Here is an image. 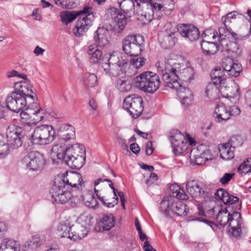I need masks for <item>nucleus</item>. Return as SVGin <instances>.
I'll list each match as a JSON object with an SVG mask.
<instances>
[{"instance_id":"obj_1","label":"nucleus","mask_w":251,"mask_h":251,"mask_svg":"<svg viewBox=\"0 0 251 251\" xmlns=\"http://www.w3.org/2000/svg\"><path fill=\"white\" fill-rule=\"evenodd\" d=\"M156 66L158 71L161 72L166 86L177 90L181 98L182 104L189 105L192 100V94L188 88L182 86L178 80L190 82L194 79L195 72L193 68L177 63L171 58L166 59L164 64L157 62Z\"/></svg>"},{"instance_id":"obj_2","label":"nucleus","mask_w":251,"mask_h":251,"mask_svg":"<svg viewBox=\"0 0 251 251\" xmlns=\"http://www.w3.org/2000/svg\"><path fill=\"white\" fill-rule=\"evenodd\" d=\"M91 10L90 7H86L83 10H79L76 13L69 11L64 12L61 15V22L67 25L74 21L77 16L81 15L76 22L75 29H74V33L76 36H81L92 25V20L94 16Z\"/></svg>"},{"instance_id":"obj_3","label":"nucleus","mask_w":251,"mask_h":251,"mask_svg":"<svg viewBox=\"0 0 251 251\" xmlns=\"http://www.w3.org/2000/svg\"><path fill=\"white\" fill-rule=\"evenodd\" d=\"M215 220L219 225L224 227L228 224V226L232 230L233 236L238 237L240 236L241 232L242 220L241 214L238 212H233L231 214L227 208L221 209L218 210Z\"/></svg>"},{"instance_id":"obj_4","label":"nucleus","mask_w":251,"mask_h":251,"mask_svg":"<svg viewBox=\"0 0 251 251\" xmlns=\"http://www.w3.org/2000/svg\"><path fill=\"white\" fill-rule=\"evenodd\" d=\"M124 54L113 52L109 54L107 62L103 63L102 67L104 72L110 76L117 77L125 72L128 60Z\"/></svg>"},{"instance_id":"obj_5","label":"nucleus","mask_w":251,"mask_h":251,"mask_svg":"<svg viewBox=\"0 0 251 251\" xmlns=\"http://www.w3.org/2000/svg\"><path fill=\"white\" fill-rule=\"evenodd\" d=\"M64 162L71 169L79 170L85 162V150L79 144L68 146Z\"/></svg>"},{"instance_id":"obj_6","label":"nucleus","mask_w":251,"mask_h":251,"mask_svg":"<svg viewBox=\"0 0 251 251\" xmlns=\"http://www.w3.org/2000/svg\"><path fill=\"white\" fill-rule=\"evenodd\" d=\"M137 87L142 91L153 93L160 86V80L159 76L151 72H144L137 76L134 79Z\"/></svg>"},{"instance_id":"obj_7","label":"nucleus","mask_w":251,"mask_h":251,"mask_svg":"<svg viewBox=\"0 0 251 251\" xmlns=\"http://www.w3.org/2000/svg\"><path fill=\"white\" fill-rule=\"evenodd\" d=\"M55 130L50 125H42L35 127L31 135L34 144L45 145L50 144L55 137Z\"/></svg>"},{"instance_id":"obj_8","label":"nucleus","mask_w":251,"mask_h":251,"mask_svg":"<svg viewBox=\"0 0 251 251\" xmlns=\"http://www.w3.org/2000/svg\"><path fill=\"white\" fill-rule=\"evenodd\" d=\"M144 38L140 35H128L123 40L124 52L129 56H137L142 51Z\"/></svg>"},{"instance_id":"obj_9","label":"nucleus","mask_w":251,"mask_h":251,"mask_svg":"<svg viewBox=\"0 0 251 251\" xmlns=\"http://www.w3.org/2000/svg\"><path fill=\"white\" fill-rule=\"evenodd\" d=\"M22 163L26 170L32 171H38L42 170L45 164L44 155L37 151H31L24 156Z\"/></svg>"},{"instance_id":"obj_10","label":"nucleus","mask_w":251,"mask_h":251,"mask_svg":"<svg viewBox=\"0 0 251 251\" xmlns=\"http://www.w3.org/2000/svg\"><path fill=\"white\" fill-rule=\"evenodd\" d=\"M160 207V211L166 216H170V212H174L179 216H186L189 211L187 205L180 201L175 202L171 200H164L161 201Z\"/></svg>"},{"instance_id":"obj_11","label":"nucleus","mask_w":251,"mask_h":251,"mask_svg":"<svg viewBox=\"0 0 251 251\" xmlns=\"http://www.w3.org/2000/svg\"><path fill=\"white\" fill-rule=\"evenodd\" d=\"M143 99L140 96L132 95L125 99L123 107L130 113L132 117L137 118L143 111Z\"/></svg>"},{"instance_id":"obj_12","label":"nucleus","mask_w":251,"mask_h":251,"mask_svg":"<svg viewBox=\"0 0 251 251\" xmlns=\"http://www.w3.org/2000/svg\"><path fill=\"white\" fill-rule=\"evenodd\" d=\"M59 176L64 182L67 190L73 191L77 190L78 192L85 187V182L83 181L80 174L76 172H71L69 173H66Z\"/></svg>"},{"instance_id":"obj_13","label":"nucleus","mask_w":251,"mask_h":251,"mask_svg":"<svg viewBox=\"0 0 251 251\" xmlns=\"http://www.w3.org/2000/svg\"><path fill=\"white\" fill-rule=\"evenodd\" d=\"M28 99L25 96L11 92L6 98L5 102L7 108L15 112L18 113L26 106H30Z\"/></svg>"},{"instance_id":"obj_14","label":"nucleus","mask_w":251,"mask_h":251,"mask_svg":"<svg viewBox=\"0 0 251 251\" xmlns=\"http://www.w3.org/2000/svg\"><path fill=\"white\" fill-rule=\"evenodd\" d=\"M170 141L174 153L179 155L185 151L188 146L189 138L178 130L171 132Z\"/></svg>"},{"instance_id":"obj_15","label":"nucleus","mask_w":251,"mask_h":251,"mask_svg":"<svg viewBox=\"0 0 251 251\" xmlns=\"http://www.w3.org/2000/svg\"><path fill=\"white\" fill-rule=\"evenodd\" d=\"M240 112L239 108L235 105H218L215 109L214 117L216 121L220 123L228 120L231 116H237Z\"/></svg>"},{"instance_id":"obj_16","label":"nucleus","mask_w":251,"mask_h":251,"mask_svg":"<svg viewBox=\"0 0 251 251\" xmlns=\"http://www.w3.org/2000/svg\"><path fill=\"white\" fill-rule=\"evenodd\" d=\"M24 131L21 127L14 125H10L6 130L7 142L13 148L20 147L22 145V137L24 136Z\"/></svg>"},{"instance_id":"obj_17","label":"nucleus","mask_w":251,"mask_h":251,"mask_svg":"<svg viewBox=\"0 0 251 251\" xmlns=\"http://www.w3.org/2000/svg\"><path fill=\"white\" fill-rule=\"evenodd\" d=\"M25 79L15 84V89L13 92L25 96L30 100L29 103L31 104L37 100V97L33 92V86L30 84V81L26 78Z\"/></svg>"},{"instance_id":"obj_18","label":"nucleus","mask_w":251,"mask_h":251,"mask_svg":"<svg viewBox=\"0 0 251 251\" xmlns=\"http://www.w3.org/2000/svg\"><path fill=\"white\" fill-rule=\"evenodd\" d=\"M136 17L138 21L143 24L150 22L153 18L154 11L155 10L154 4L137 3Z\"/></svg>"},{"instance_id":"obj_19","label":"nucleus","mask_w":251,"mask_h":251,"mask_svg":"<svg viewBox=\"0 0 251 251\" xmlns=\"http://www.w3.org/2000/svg\"><path fill=\"white\" fill-rule=\"evenodd\" d=\"M251 27H250L251 32ZM231 29L230 26L223 25L219 28V42L220 43L222 48H225L229 43L228 39L230 35H231L235 39L243 40L248 37L250 33H248L246 36L238 35L237 34L231 31Z\"/></svg>"},{"instance_id":"obj_20","label":"nucleus","mask_w":251,"mask_h":251,"mask_svg":"<svg viewBox=\"0 0 251 251\" xmlns=\"http://www.w3.org/2000/svg\"><path fill=\"white\" fill-rule=\"evenodd\" d=\"M215 196L219 199L221 200L226 205H229L227 208L231 207L235 210L240 209L241 208V202L239 201V198L229 194L224 189H219L215 193Z\"/></svg>"},{"instance_id":"obj_21","label":"nucleus","mask_w":251,"mask_h":251,"mask_svg":"<svg viewBox=\"0 0 251 251\" xmlns=\"http://www.w3.org/2000/svg\"><path fill=\"white\" fill-rule=\"evenodd\" d=\"M109 12L113 22L114 31L117 33H121L126 24V18L123 13L115 8H111Z\"/></svg>"},{"instance_id":"obj_22","label":"nucleus","mask_w":251,"mask_h":251,"mask_svg":"<svg viewBox=\"0 0 251 251\" xmlns=\"http://www.w3.org/2000/svg\"><path fill=\"white\" fill-rule=\"evenodd\" d=\"M177 35H178L177 32L172 31L171 29L161 31L158 35V41L163 48H170L176 42Z\"/></svg>"},{"instance_id":"obj_23","label":"nucleus","mask_w":251,"mask_h":251,"mask_svg":"<svg viewBox=\"0 0 251 251\" xmlns=\"http://www.w3.org/2000/svg\"><path fill=\"white\" fill-rule=\"evenodd\" d=\"M222 66L228 75L233 77L239 75L242 70V66L239 63L229 57L223 59Z\"/></svg>"},{"instance_id":"obj_24","label":"nucleus","mask_w":251,"mask_h":251,"mask_svg":"<svg viewBox=\"0 0 251 251\" xmlns=\"http://www.w3.org/2000/svg\"><path fill=\"white\" fill-rule=\"evenodd\" d=\"M104 181H107L109 182V186L113 190L114 197L111 200H110L108 198H105V197H100L97 193L96 194V195L98 197V198L101 201V202L104 206L108 208L113 207L114 205L118 203V198L116 195L117 190L115 189L112 181L110 180L107 178H100L97 179L94 182V185L95 186H96L100 182H103Z\"/></svg>"},{"instance_id":"obj_25","label":"nucleus","mask_w":251,"mask_h":251,"mask_svg":"<svg viewBox=\"0 0 251 251\" xmlns=\"http://www.w3.org/2000/svg\"><path fill=\"white\" fill-rule=\"evenodd\" d=\"M179 33L191 41L197 40L200 37L198 28L192 25H182L177 29Z\"/></svg>"},{"instance_id":"obj_26","label":"nucleus","mask_w":251,"mask_h":251,"mask_svg":"<svg viewBox=\"0 0 251 251\" xmlns=\"http://www.w3.org/2000/svg\"><path fill=\"white\" fill-rule=\"evenodd\" d=\"M236 137H232L228 143L221 144L219 147L220 156L225 160H230L234 157V151L235 144L234 140Z\"/></svg>"},{"instance_id":"obj_27","label":"nucleus","mask_w":251,"mask_h":251,"mask_svg":"<svg viewBox=\"0 0 251 251\" xmlns=\"http://www.w3.org/2000/svg\"><path fill=\"white\" fill-rule=\"evenodd\" d=\"M72 227L64 223H61L57 226V234L61 238L67 237L73 241L79 240L80 234L71 232Z\"/></svg>"},{"instance_id":"obj_28","label":"nucleus","mask_w":251,"mask_h":251,"mask_svg":"<svg viewBox=\"0 0 251 251\" xmlns=\"http://www.w3.org/2000/svg\"><path fill=\"white\" fill-rule=\"evenodd\" d=\"M220 91L224 97L233 98L239 96V87L234 81H230L225 85H221Z\"/></svg>"},{"instance_id":"obj_29","label":"nucleus","mask_w":251,"mask_h":251,"mask_svg":"<svg viewBox=\"0 0 251 251\" xmlns=\"http://www.w3.org/2000/svg\"><path fill=\"white\" fill-rule=\"evenodd\" d=\"M60 142H66L74 140L75 137V128L68 124L62 125L59 132Z\"/></svg>"},{"instance_id":"obj_30","label":"nucleus","mask_w":251,"mask_h":251,"mask_svg":"<svg viewBox=\"0 0 251 251\" xmlns=\"http://www.w3.org/2000/svg\"><path fill=\"white\" fill-rule=\"evenodd\" d=\"M89 60L91 63H99L102 58V53L96 45H91L88 47L87 51Z\"/></svg>"},{"instance_id":"obj_31","label":"nucleus","mask_w":251,"mask_h":251,"mask_svg":"<svg viewBox=\"0 0 251 251\" xmlns=\"http://www.w3.org/2000/svg\"><path fill=\"white\" fill-rule=\"evenodd\" d=\"M66 190L67 187H66L64 182H63L62 181V179L58 176L54 180L53 184L50 191V193L52 199L54 200Z\"/></svg>"},{"instance_id":"obj_32","label":"nucleus","mask_w":251,"mask_h":251,"mask_svg":"<svg viewBox=\"0 0 251 251\" xmlns=\"http://www.w3.org/2000/svg\"><path fill=\"white\" fill-rule=\"evenodd\" d=\"M201 48L205 55L211 56L215 54L219 50L222 51L220 43L218 42H201Z\"/></svg>"},{"instance_id":"obj_33","label":"nucleus","mask_w":251,"mask_h":251,"mask_svg":"<svg viewBox=\"0 0 251 251\" xmlns=\"http://www.w3.org/2000/svg\"><path fill=\"white\" fill-rule=\"evenodd\" d=\"M63 142H60L59 144L54 145L51 149L50 155L54 159L55 158L58 159L64 160L67 155V151H68V146L63 145Z\"/></svg>"},{"instance_id":"obj_34","label":"nucleus","mask_w":251,"mask_h":251,"mask_svg":"<svg viewBox=\"0 0 251 251\" xmlns=\"http://www.w3.org/2000/svg\"><path fill=\"white\" fill-rule=\"evenodd\" d=\"M31 111L30 114L31 116L32 125H35L38 123L41 122L44 118V110L38 106V103H31Z\"/></svg>"},{"instance_id":"obj_35","label":"nucleus","mask_w":251,"mask_h":251,"mask_svg":"<svg viewBox=\"0 0 251 251\" xmlns=\"http://www.w3.org/2000/svg\"><path fill=\"white\" fill-rule=\"evenodd\" d=\"M109 32L108 30L104 27H99L94 34V39L95 42L100 46H104L108 43V36Z\"/></svg>"},{"instance_id":"obj_36","label":"nucleus","mask_w":251,"mask_h":251,"mask_svg":"<svg viewBox=\"0 0 251 251\" xmlns=\"http://www.w3.org/2000/svg\"><path fill=\"white\" fill-rule=\"evenodd\" d=\"M155 11H163L166 15L170 14L175 7V3L173 0H163L162 3H156L154 4Z\"/></svg>"},{"instance_id":"obj_37","label":"nucleus","mask_w":251,"mask_h":251,"mask_svg":"<svg viewBox=\"0 0 251 251\" xmlns=\"http://www.w3.org/2000/svg\"><path fill=\"white\" fill-rule=\"evenodd\" d=\"M82 201L85 205L91 208L96 209L98 206V202L91 191H85L81 194Z\"/></svg>"},{"instance_id":"obj_38","label":"nucleus","mask_w":251,"mask_h":251,"mask_svg":"<svg viewBox=\"0 0 251 251\" xmlns=\"http://www.w3.org/2000/svg\"><path fill=\"white\" fill-rule=\"evenodd\" d=\"M92 219V217L84 214H81L79 217L78 220L81 224V226L84 227V229L82 230V233H78L80 234V239L85 237L89 230V227L91 226V220Z\"/></svg>"},{"instance_id":"obj_39","label":"nucleus","mask_w":251,"mask_h":251,"mask_svg":"<svg viewBox=\"0 0 251 251\" xmlns=\"http://www.w3.org/2000/svg\"><path fill=\"white\" fill-rule=\"evenodd\" d=\"M19 244L11 239H4L0 246V251H19Z\"/></svg>"},{"instance_id":"obj_40","label":"nucleus","mask_w":251,"mask_h":251,"mask_svg":"<svg viewBox=\"0 0 251 251\" xmlns=\"http://www.w3.org/2000/svg\"><path fill=\"white\" fill-rule=\"evenodd\" d=\"M189 156L191 164L193 165H201L205 162L204 155L197 148L191 150Z\"/></svg>"},{"instance_id":"obj_41","label":"nucleus","mask_w":251,"mask_h":251,"mask_svg":"<svg viewBox=\"0 0 251 251\" xmlns=\"http://www.w3.org/2000/svg\"><path fill=\"white\" fill-rule=\"evenodd\" d=\"M186 187L188 193L193 197L200 196L204 192L200 187L198 182L194 180L188 182Z\"/></svg>"},{"instance_id":"obj_42","label":"nucleus","mask_w":251,"mask_h":251,"mask_svg":"<svg viewBox=\"0 0 251 251\" xmlns=\"http://www.w3.org/2000/svg\"><path fill=\"white\" fill-rule=\"evenodd\" d=\"M120 8L125 13L131 17V14L134 13L135 5L133 0H123L118 1Z\"/></svg>"},{"instance_id":"obj_43","label":"nucleus","mask_w":251,"mask_h":251,"mask_svg":"<svg viewBox=\"0 0 251 251\" xmlns=\"http://www.w3.org/2000/svg\"><path fill=\"white\" fill-rule=\"evenodd\" d=\"M201 37L202 41L201 42H219V36L218 33L213 29H207L202 33Z\"/></svg>"},{"instance_id":"obj_44","label":"nucleus","mask_w":251,"mask_h":251,"mask_svg":"<svg viewBox=\"0 0 251 251\" xmlns=\"http://www.w3.org/2000/svg\"><path fill=\"white\" fill-rule=\"evenodd\" d=\"M220 91L215 84L210 83L206 87L205 89V94L207 98L210 100H214L218 97Z\"/></svg>"},{"instance_id":"obj_45","label":"nucleus","mask_w":251,"mask_h":251,"mask_svg":"<svg viewBox=\"0 0 251 251\" xmlns=\"http://www.w3.org/2000/svg\"><path fill=\"white\" fill-rule=\"evenodd\" d=\"M46 241V237L43 234H37L32 236L31 240L28 244L29 248L35 249L44 244Z\"/></svg>"},{"instance_id":"obj_46","label":"nucleus","mask_w":251,"mask_h":251,"mask_svg":"<svg viewBox=\"0 0 251 251\" xmlns=\"http://www.w3.org/2000/svg\"><path fill=\"white\" fill-rule=\"evenodd\" d=\"M115 84L116 88L122 92H128L132 87L130 81L125 79L117 78Z\"/></svg>"},{"instance_id":"obj_47","label":"nucleus","mask_w":251,"mask_h":251,"mask_svg":"<svg viewBox=\"0 0 251 251\" xmlns=\"http://www.w3.org/2000/svg\"><path fill=\"white\" fill-rule=\"evenodd\" d=\"M101 226L105 230H110L114 226V217L112 216L104 215L101 220Z\"/></svg>"},{"instance_id":"obj_48","label":"nucleus","mask_w":251,"mask_h":251,"mask_svg":"<svg viewBox=\"0 0 251 251\" xmlns=\"http://www.w3.org/2000/svg\"><path fill=\"white\" fill-rule=\"evenodd\" d=\"M32 112V111H31V106L28 105L25 111H22L20 113V116L23 122L28 125L29 126L32 125V118L29 113Z\"/></svg>"},{"instance_id":"obj_49","label":"nucleus","mask_w":251,"mask_h":251,"mask_svg":"<svg viewBox=\"0 0 251 251\" xmlns=\"http://www.w3.org/2000/svg\"><path fill=\"white\" fill-rule=\"evenodd\" d=\"M97 76L94 74L86 73L84 80V84L89 87H94L97 84Z\"/></svg>"},{"instance_id":"obj_50","label":"nucleus","mask_w":251,"mask_h":251,"mask_svg":"<svg viewBox=\"0 0 251 251\" xmlns=\"http://www.w3.org/2000/svg\"><path fill=\"white\" fill-rule=\"evenodd\" d=\"M222 48V52L231 51L233 53H235L236 55L240 54L242 51L239 45L236 43H230L229 42V43L227 45V47L226 46L225 48Z\"/></svg>"},{"instance_id":"obj_51","label":"nucleus","mask_w":251,"mask_h":251,"mask_svg":"<svg viewBox=\"0 0 251 251\" xmlns=\"http://www.w3.org/2000/svg\"><path fill=\"white\" fill-rule=\"evenodd\" d=\"M71 191V190H66L53 200L57 203H64L66 202L71 199L72 196Z\"/></svg>"},{"instance_id":"obj_52","label":"nucleus","mask_w":251,"mask_h":251,"mask_svg":"<svg viewBox=\"0 0 251 251\" xmlns=\"http://www.w3.org/2000/svg\"><path fill=\"white\" fill-rule=\"evenodd\" d=\"M220 209H221V207L218 206H215L212 209H209L207 212V216H208L210 218L212 219L213 222L208 221L207 220H204V222L208 224V225L212 227V225L214 224V222H216L215 218L217 214H216V213H218V210H219Z\"/></svg>"},{"instance_id":"obj_53","label":"nucleus","mask_w":251,"mask_h":251,"mask_svg":"<svg viewBox=\"0 0 251 251\" xmlns=\"http://www.w3.org/2000/svg\"><path fill=\"white\" fill-rule=\"evenodd\" d=\"M146 59L144 57H137L130 60V65L133 67L138 69L145 64Z\"/></svg>"},{"instance_id":"obj_54","label":"nucleus","mask_w":251,"mask_h":251,"mask_svg":"<svg viewBox=\"0 0 251 251\" xmlns=\"http://www.w3.org/2000/svg\"><path fill=\"white\" fill-rule=\"evenodd\" d=\"M89 106L90 108V110L92 111V112L90 113V115H92L94 117H96L98 114L97 111L98 105L97 102L94 99H91L89 101Z\"/></svg>"},{"instance_id":"obj_55","label":"nucleus","mask_w":251,"mask_h":251,"mask_svg":"<svg viewBox=\"0 0 251 251\" xmlns=\"http://www.w3.org/2000/svg\"><path fill=\"white\" fill-rule=\"evenodd\" d=\"M226 72L223 68L222 69L220 67H217L211 72L210 76L211 77L216 78V77L219 76H221V77H222L224 76V75H226Z\"/></svg>"},{"instance_id":"obj_56","label":"nucleus","mask_w":251,"mask_h":251,"mask_svg":"<svg viewBox=\"0 0 251 251\" xmlns=\"http://www.w3.org/2000/svg\"><path fill=\"white\" fill-rule=\"evenodd\" d=\"M238 172L242 176H244L247 174L251 173V171L248 167V166L246 164V162H243L237 169Z\"/></svg>"},{"instance_id":"obj_57","label":"nucleus","mask_w":251,"mask_h":251,"mask_svg":"<svg viewBox=\"0 0 251 251\" xmlns=\"http://www.w3.org/2000/svg\"><path fill=\"white\" fill-rule=\"evenodd\" d=\"M212 80L213 81V84H215V85H219L220 87L221 85H225L226 84V75H224V76L221 77V76H219L216 77V78L211 77Z\"/></svg>"},{"instance_id":"obj_58","label":"nucleus","mask_w":251,"mask_h":251,"mask_svg":"<svg viewBox=\"0 0 251 251\" xmlns=\"http://www.w3.org/2000/svg\"><path fill=\"white\" fill-rule=\"evenodd\" d=\"M78 192L80 194L79 197L77 196H74L73 194H72L71 199L69 200L70 201V204L73 207L76 206L82 201V198H81V194H82L81 190L79 191Z\"/></svg>"},{"instance_id":"obj_59","label":"nucleus","mask_w":251,"mask_h":251,"mask_svg":"<svg viewBox=\"0 0 251 251\" xmlns=\"http://www.w3.org/2000/svg\"><path fill=\"white\" fill-rule=\"evenodd\" d=\"M174 197L177 198L178 199L186 200L188 199V196L184 193V191L183 189H181L180 187H179V190L177 191L176 193L174 194Z\"/></svg>"},{"instance_id":"obj_60","label":"nucleus","mask_w":251,"mask_h":251,"mask_svg":"<svg viewBox=\"0 0 251 251\" xmlns=\"http://www.w3.org/2000/svg\"><path fill=\"white\" fill-rule=\"evenodd\" d=\"M234 175V174L226 173L225 175L220 178V182L223 184H225L227 183L232 178Z\"/></svg>"},{"instance_id":"obj_61","label":"nucleus","mask_w":251,"mask_h":251,"mask_svg":"<svg viewBox=\"0 0 251 251\" xmlns=\"http://www.w3.org/2000/svg\"><path fill=\"white\" fill-rule=\"evenodd\" d=\"M7 77L8 78L12 77L14 76H18L19 77H22L24 79H26V77H27V75H20L19 72L15 70H12L11 71L8 72L7 73Z\"/></svg>"},{"instance_id":"obj_62","label":"nucleus","mask_w":251,"mask_h":251,"mask_svg":"<svg viewBox=\"0 0 251 251\" xmlns=\"http://www.w3.org/2000/svg\"><path fill=\"white\" fill-rule=\"evenodd\" d=\"M157 179V175L155 173H151L150 174V178L146 180V183L148 185H150L152 183H153L155 181H156Z\"/></svg>"},{"instance_id":"obj_63","label":"nucleus","mask_w":251,"mask_h":251,"mask_svg":"<svg viewBox=\"0 0 251 251\" xmlns=\"http://www.w3.org/2000/svg\"><path fill=\"white\" fill-rule=\"evenodd\" d=\"M153 151V149L152 147V143L151 141H149L146 147V153L147 155H151L152 154Z\"/></svg>"},{"instance_id":"obj_64","label":"nucleus","mask_w":251,"mask_h":251,"mask_svg":"<svg viewBox=\"0 0 251 251\" xmlns=\"http://www.w3.org/2000/svg\"><path fill=\"white\" fill-rule=\"evenodd\" d=\"M53 1L59 6L65 8L68 7V0H53Z\"/></svg>"}]
</instances>
